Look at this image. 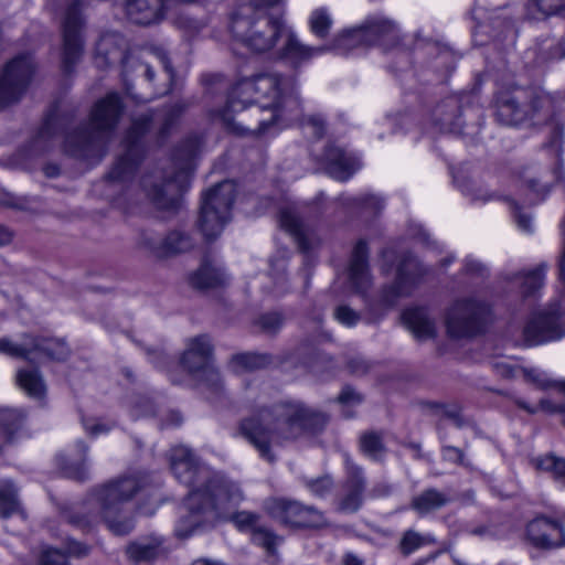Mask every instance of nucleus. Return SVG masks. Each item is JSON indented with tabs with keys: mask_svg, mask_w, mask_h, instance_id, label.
<instances>
[{
	"mask_svg": "<svg viewBox=\"0 0 565 565\" xmlns=\"http://www.w3.org/2000/svg\"><path fill=\"white\" fill-rule=\"evenodd\" d=\"M299 106L294 77L264 73L237 81L226 106L213 117L231 131L260 135L274 124L291 121Z\"/></svg>",
	"mask_w": 565,
	"mask_h": 565,
	"instance_id": "f257e3e1",
	"label": "nucleus"
},
{
	"mask_svg": "<svg viewBox=\"0 0 565 565\" xmlns=\"http://www.w3.org/2000/svg\"><path fill=\"white\" fill-rule=\"evenodd\" d=\"M170 463L173 475L181 483L194 487L185 501L189 514L175 527V533L181 539L190 536L203 521L216 518L220 512L243 499L241 489L235 483L222 476L211 475L209 468L201 465L184 446L171 449Z\"/></svg>",
	"mask_w": 565,
	"mask_h": 565,
	"instance_id": "f03ea898",
	"label": "nucleus"
},
{
	"mask_svg": "<svg viewBox=\"0 0 565 565\" xmlns=\"http://www.w3.org/2000/svg\"><path fill=\"white\" fill-rule=\"evenodd\" d=\"M327 422L323 413L301 402L288 401L257 408L239 422L238 433L260 458L273 463L277 459L275 448L297 439L305 431L321 430Z\"/></svg>",
	"mask_w": 565,
	"mask_h": 565,
	"instance_id": "7ed1b4c3",
	"label": "nucleus"
},
{
	"mask_svg": "<svg viewBox=\"0 0 565 565\" xmlns=\"http://www.w3.org/2000/svg\"><path fill=\"white\" fill-rule=\"evenodd\" d=\"M147 486L146 475L131 473L96 487L86 500L67 515V521L83 531H89L103 521L115 535H126L132 531L135 523L127 514L125 505Z\"/></svg>",
	"mask_w": 565,
	"mask_h": 565,
	"instance_id": "20e7f679",
	"label": "nucleus"
},
{
	"mask_svg": "<svg viewBox=\"0 0 565 565\" xmlns=\"http://www.w3.org/2000/svg\"><path fill=\"white\" fill-rule=\"evenodd\" d=\"M281 0H249L236 7L231 15L230 32L235 44L253 53L271 50L285 34L280 19L268 17L266 10Z\"/></svg>",
	"mask_w": 565,
	"mask_h": 565,
	"instance_id": "39448f33",
	"label": "nucleus"
},
{
	"mask_svg": "<svg viewBox=\"0 0 565 565\" xmlns=\"http://www.w3.org/2000/svg\"><path fill=\"white\" fill-rule=\"evenodd\" d=\"M122 105L117 94H108L100 99L90 114L89 125L66 137L67 151L74 156L89 158L99 154L109 134L118 124Z\"/></svg>",
	"mask_w": 565,
	"mask_h": 565,
	"instance_id": "423d86ee",
	"label": "nucleus"
},
{
	"mask_svg": "<svg viewBox=\"0 0 565 565\" xmlns=\"http://www.w3.org/2000/svg\"><path fill=\"white\" fill-rule=\"evenodd\" d=\"M184 109L185 105L183 103H177L169 106L163 111L150 113L135 119L125 139L127 146L126 153L119 158L110 170L107 177L108 180L111 182H121L132 174L138 161L137 141L148 130L152 120L160 121L161 127L159 134L160 137L163 138L177 124Z\"/></svg>",
	"mask_w": 565,
	"mask_h": 565,
	"instance_id": "0eeeda50",
	"label": "nucleus"
},
{
	"mask_svg": "<svg viewBox=\"0 0 565 565\" xmlns=\"http://www.w3.org/2000/svg\"><path fill=\"white\" fill-rule=\"evenodd\" d=\"M201 141L194 136L182 142L173 154L177 171L160 184H154L148 195L162 210L177 209L182 193L186 190L193 170V160L200 150Z\"/></svg>",
	"mask_w": 565,
	"mask_h": 565,
	"instance_id": "6e6552de",
	"label": "nucleus"
},
{
	"mask_svg": "<svg viewBox=\"0 0 565 565\" xmlns=\"http://www.w3.org/2000/svg\"><path fill=\"white\" fill-rule=\"evenodd\" d=\"M552 102L547 95L531 97L523 89L502 92L497 96V118L508 126L519 125L526 119L537 118L541 122L550 116Z\"/></svg>",
	"mask_w": 565,
	"mask_h": 565,
	"instance_id": "1a4fd4ad",
	"label": "nucleus"
},
{
	"mask_svg": "<svg viewBox=\"0 0 565 565\" xmlns=\"http://www.w3.org/2000/svg\"><path fill=\"white\" fill-rule=\"evenodd\" d=\"M425 274L426 270L414 256L405 255L398 264L395 281L382 289L377 300L366 299V308L372 318H380L401 298L411 296Z\"/></svg>",
	"mask_w": 565,
	"mask_h": 565,
	"instance_id": "9d476101",
	"label": "nucleus"
},
{
	"mask_svg": "<svg viewBox=\"0 0 565 565\" xmlns=\"http://www.w3.org/2000/svg\"><path fill=\"white\" fill-rule=\"evenodd\" d=\"M236 185L223 181L209 190L202 200L199 226L206 239L217 237L230 221L231 207L235 200Z\"/></svg>",
	"mask_w": 565,
	"mask_h": 565,
	"instance_id": "9b49d317",
	"label": "nucleus"
},
{
	"mask_svg": "<svg viewBox=\"0 0 565 565\" xmlns=\"http://www.w3.org/2000/svg\"><path fill=\"white\" fill-rule=\"evenodd\" d=\"M490 306L476 298L457 300L446 313V330L450 338L462 339L480 333L489 317Z\"/></svg>",
	"mask_w": 565,
	"mask_h": 565,
	"instance_id": "f8f14e48",
	"label": "nucleus"
},
{
	"mask_svg": "<svg viewBox=\"0 0 565 565\" xmlns=\"http://www.w3.org/2000/svg\"><path fill=\"white\" fill-rule=\"evenodd\" d=\"M213 349L206 334L190 338L181 356V364L195 380L217 392L222 387V380L213 364Z\"/></svg>",
	"mask_w": 565,
	"mask_h": 565,
	"instance_id": "ddd939ff",
	"label": "nucleus"
},
{
	"mask_svg": "<svg viewBox=\"0 0 565 565\" xmlns=\"http://www.w3.org/2000/svg\"><path fill=\"white\" fill-rule=\"evenodd\" d=\"M266 509L274 520L289 527L321 529L329 525L323 512L297 500L271 499L267 502Z\"/></svg>",
	"mask_w": 565,
	"mask_h": 565,
	"instance_id": "4468645a",
	"label": "nucleus"
},
{
	"mask_svg": "<svg viewBox=\"0 0 565 565\" xmlns=\"http://www.w3.org/2000/svg\"><path fill=\"white\" fill-rule=\"evenodd\" d=\"M0 353L29 361H40L43 358L61 361L68 356L70 350L61 340L24 334L22 342H14L8 338L0 339Z\"/></svg>",
	"mask_w": 565,
	"mask_h": 565,
	"instance_id": "2eb2a0df",
	"label": "nucleus"
},
{
	"mask_svg": "<svg viewBox=\"0 0 565 565\" xmlns=\"http://www.w3.org/2000/svg\"><path fill=\"white\" fill-rule=\"evenodd\" d=\"M34 62L28 54L10 61L0 77V108L18 102L25 93L34 73Z\"/></svg>",
	"mask_w": 565,
	"mask_h": 565,
	"instance_id": "dca6fc26",
	"label": "nucleus"
},
{
	"mask_svg": "<svg viewBox=\"0 0 565 565\" xmlns=\"http://www.w3.org/2000/svg\"><path fill=\"white\" fill-rule=\"evenodd\" d=\"M82 1L73 2L66 10L62 24L63 53L62 64L65 72L70 73L73 66L81 60L84 41L82 30L84 20L81 14Z\"/></svg>",
	"mask_w": 565,
	"mask_h": 565,
	"instance_id": "f3484780",
	"label": "nucleus"
},
{
	"mask_svg": "<svg viewBox=\"0 0 565 565\" xmlns=\"http://www.w3.org/2000/svg\"><path fill=\"white\" fill-rule=\"evenodd\" d=\"M139 246L156 258H167L191 250L194 241L189 233L182 231H172L164 237L153 233H143Z\"/></svg>",
	"mask_w": 565,
	"mask_h": 565,
	"instance_id": "a211bd4d",
	"label": "nucleus"
},
{
	"mask_svg": "<svg viewBox=\"0 0 565 565\" xmlns=\"http://www.w3.org/2000/svg\"><path fill=\"white\" fill-rule=\"evenodd\" d=\"M559 319L558 308H551L534 315L523 329L525 344L537 345L564 337L565 330Z\"/></svg>",
	"mask_w": 565,
	"mask_h": 565,
	"instance_id": "6ab92c4d",
	"label": "nucleus"
},
{
	"mask_svg": "<svg viewBox=\"0 0 565 565\" xmlns=\"http://www.w3.org/2000/svg\"><path fill=\"white\" fill-rule=\"evenodd\" d=\"M529 541L536 547L553 548L565 544V530L556 521L537 518L526 527Z\"/></svg>",
	"mask_w": 565,
	"mask_h": 565,
	"instance_id": "aec40b11",
	"label": "nucleus"
},
{
	"mask_svg": "<svg viewBox=\"0 0 565 565\" xmlns=\"http://www.w3.org/2000/svg\"><path fill=\"white\" fill-rule=\"evenodd\" d=\"M279 223L282 228L295 237L300 249L309 250L319 243L315 231L303 223L297 206L294 204L281 207Z\"/></svg>",
	"mask_w": 565,
	"mask_h": 565,
	"instance_id": "412c9836",
	"label": "nucleus"
},
{
	"mask_svg": "<svg viewBox=\"0 0 565 565\" xmlns=\"http://www.w3.org/2000/svg\"><path fill=\"white\" fill-rule=\"evenodd\" d=\"M369 250L364 241H359L353 250L348 268V279L355 292L364 295L372 286V276L367 263Z\"/></svg>",
	"mask_w": 565,
	"mask_h": 565,
	"instance_id": "4be33fe9",
	"label": "nucleus"
},
{
	"mask_svg": "<svg viewBox=\"0 0 565 565\" xmlns=\"http://www.w3.org/2000/svg\"><path fill=\"white\" fill-rule=\"evenodd\" d=\"M347 481L344 484V495L340 501L339 509L342 512H356L362 505L363 492L365 489V479L362 468L354 465L350 459L345 460Z\"/></svg>",
	"mask_w": 565,
	"mask_h": 565,
	"instance_id": "5701e85b",
	"label": "nucleus"
},
{
	"mask_svg": "<svg viewBox=\"0 0 565 565\" xmlns=\"http://www.w3.org/2000/svg\"><path fill=\"white\" fill-rule=\"evenodd\" d=\"M321 162L326 172L335 180H348L358 169L356 158L335 146H328Z\"/></svg>",
	"mask_w": 565,
	"mask_h": 565,
	"instance_id": "b1692460",
	"label": "nucleus"
},
{
	"mask_svg": "<svg viewBox=\"0 0 565 565\" xmlns=\"http://www.w3.org/2000/svg\"><path fill=\"white\" fill-rule=\"evenodd\" d=\"M233 522L241 530H249L252 540L255 544L264 547L269 554L275 552L281 537L276 535L269 529L258 524V515L252 512L242 511L233 515Z\"/></svg>",
	"mask_w": 565,
	"mask_h": 565,
	"instance_id": "393cba45",
	"label": "nucleus"
},
{
	"mask_svg": "<svg viewBox=\"0 0 565 565\" xmlns=\"http://www.w3.org/2000/svg\"><path fill=\"white\" fill-rule=\"evenodd\" d=\"M365 32H367V43L370 45L379 44L385 50L393 49L398 45L401 36L397 25L383 17H371L364 23Z\"/></svg>",
	"mask_w": 565,
	"mask_h": 565,
	"instance_id": "a878e982",
	"label": "nucleus"
},
{
	"mask_svg": "<svg viewBox=\"0 0 565 565\" xmlns=\"http://www.w3.org/2000/svg\"><path fill=\"white\" fill-rule=\"evenodd\" d=\"M402 319L406 328L419 341L435 338L436 324L424 308H412L403 312Z\"/></svg>",
	"mask_w": 565,
	"mask_h": 565,
	"instance_id": "bb28decb",
	"label": "nucleus"
},
{
	"mask_svg": "<svg viewBox=\"0 0 565 565\" xmlns=\"http://www.w3.org/2000/svg\"><path fill=\"white\" fill-rule=\"evenodd\" d=\"M282 36H286V42L282 47V57L295 66L309 61L315 55L322 54L330 50L329 46L310 47L303 45L287 28Z\"/></svg>",
	"mask_w": 565,
	"mask_h": 565,
	"instance_id": "cd10ccee",
	"label": "nucleus"
},
{
	"mask_svg": "<svg viewBox=\"0 0 565 565\" xmlns=\"http://www.w3.org/2000/svg\"><path fill=\"white\" fill-rule=\"evenodd\" d=\"M227 275L210 258H204L201 266L190 276V284L196 289H211L225 285Z\"/></svg>",
	"mask_w": 565,
	"mask_h": 565,
	"instance_id": "c85d7f7f",
	"label": "nucleus"
},
{
	"mask_svg": "<svg viewBox=\"0 0 565 565\" xmlns=\"http://www.w3.org/2000/svg\"><path fill=\"white\" fill-rule=\"evenodd\" d=\"M124 40L117 33H105L96 43L95 62L98 67L110 65L122 57Z\"/></svg>",
	"mask_w": 565,
	"mask_h": 565,
	"instance_id": "c756f323",
	"label": "nucleus"
},
{
	"mask_svg": "<svg viewBox=\"0 0 565 565\" xmlns=\"http://www.w3.org/2000/svg\"><path fill=\"white\" fill-rule=\"evenodd\" d=\"M433 121L443 132L457 134L461 130L459 106L456 99H448L433 111Z\"/></svg>",
	"mask_w": 565,
	"mask_h": 565,
	"instance_id": "7c9ffc66",
	"label": "nucleus"
},
{
	"mask_svg": "<svg viewBox=\"0 0 565 565\" xmlns=\"http://www.w3.org/2000/svg\"><path fill=\"white\" fill-rule=\"evenodd\" d=\"M545 268V265H539L526 273H512L508 279L518 284L525 297L532 296L543 286Z\"/></svg>",
	"mask_w": 565,
	"mask_h": 565,
	"instance_id": "2f4dec72",
	"label": "nucleus"
},
{
	"mask_svg": "<svg viewBox=\"0 0 565 565\" xmlns=\"http://www.w3.org/2000/svg\"><path fill=\"white\" fill-rule=\"evenodd\" d=\"M162 541L158 537L143 539L127 547L128 556L136 562H147L157 558L161 552Z\"/></svg>",
	"mask_w": 565,
	"mask_h": 565,
	"instance_id": "473e14b6",
	"label": "nucleus"
},
{
	"mask_svg": "<svg viewBox=\"0 0 565 565\" xmlns=\"http://www.w3.org/2000/svg\"><path fill=\"white\" fill-rule=\"evenodd\" d=\"M448 501L445 493L436 489H428L413 498L412 508L418 514L425 515L446 505Z\"/></svg>",
	"mask_w": 565,
	"mask_h": 565,
	"instance_id": "72a5a7b5",
	"label": "nucleus"
},
{
	"mask_svg": "<svg viewBox=\"0 0 565 565\" xmlns=\"http://www.w3.org/2000/svg\"><path fill=\"white\" fill-rule=\"evenodd\" d=\"M367 32H365L364 25L342 32L333 41L332 47L340 53H348L349 51L360 47L369 46Z\"/></svg>",
	"mask_w": 565,
	"mask_h": 565,
	"instance_id": "f704fd0d",
	"label": "nucleus"
},
{
	"mask_svg": "<svg viewBox=\"0 0 565 565\" xmlns=\"http://www.w3.org/2000/svg\"><path fill=\"white\" fill-rule=\"evenodd\" d=\"M19 386L33 398H42L45 394V384L35 369H22L17 374Z\"/></svg>",
	"mask_w": 565,
	"mask_h": 565,
	"instance_id": "c9c22d12",
	"label": "nucleus"
},
{
	"mask_svg": "<svg viewBox=\"0 0 565 565\" xmlns=\"http://www.w3.org/2000/svg\"><path fill=\"white\" fill-rule=\"evenodd\" d=\"M18 490L10 480L0 481V516L9 518L19 512Z\"/></svg>",
	"mask_w": 565,
	"mask_h": 565,
	"instance_id": "e433bc0d",
	"label": "nucleus"
},
{
	"mask_svg": "<svg viewBox=\"0 0 565 565\" xmlns=\"http://www.w3.org/2000/svg\"><path fill=\"white\" fill-rule=\"evenodd\" d=\"M532 463L537 470L551 472L558 483L565 486V459L557 458L553 455H546L544 457L533 459Z\"/></svg>",
	"mask_w": 565,
	"mask_h": 565,
	"instance_id": "4c0bfd02",
	"label": "nucleus"
},
{
	"mask_svg": "<svg viewBox=\"0 0 565 565\" xmlns=\"http://www.w3.org/2000/svg\"><path fill=\"white\" fill-rule=\"evenodd\" d=\"M435 543V539L429 534H420L415 530H407L403 533L399 541V551L403 555L408 556L422 546Z\"/></svg>",
	"mask_w": 565,
	"mask_h": 565,
	"instance_id": "58836bf2",
	"label": "nucleus"
},
{
	"mask_svg": "<svg viewBox=\"0 0 565 565\" xmlns=\"http://www.w3.org/2000/svg\"><path fill=\"white\" fill-rule=\"evenodd\" d=\"M309 26L312 34L324 39L332 26V19L329 12L323 8L313 10L309 18Z\"/></svg>",
	"mask_w": 565,
	"mask_h": 565,
	"instance_id": "ea45409f",
	"label": "nucleus"
},
{
	"mask_svg": "<svg viewBox=\"0 0 565 565\" xmlns=\"http://www.w3.org/2000/svg\"><path fill=\"white\" fill-rule=\"evenodd\" d=\"M360 448L363 454L374 460H379L385 455V447L381 435L373 431L365 433L361 436Z\"/></svg>",
	"mask_w": 565,
	"mask_h": 565,
	"instance_id": "a19ab883",
	"label": "nucleus"
},
{
	"mask_svg": "<svg viewBox=\"0 0 565 565\" xmlns=\"http://www.w3.org/2000/svg\"><path fill=\"white\" fill-rule=\"evenodd\" d=\"M233 364L241 370H256L266 366L270 362V356L260 353H241L232 359Z\"/></svg>",
	"mask_w": 565,
	"mask_h": 565,
	"instance_id": "79ce46f5",
	"label": "nucleus"
},
{
	"mask_svg": "<svg viewBox=\"0 0 565 565\" xmlns=\"http://www.w3.org/2000/svg\"><path fill=\"white\" fill-rule=\"evenodd\" d=\"M524 376L527 382L533 383L541 390L554 387L562 393H565V381H552L548 376L539 370L531 369L524 371Z\"/></svg>",
	"mask_w": 565,
	"mask_h": 565,
	"instance_id": "37998d69",
	"label": "nucleus"
},
{
	"mask_svg": "<svg viewBox=\"0 0 565 565\" xmlns=\"http://www.w3.org/2000/svg\"><path fill=\"white\" fill-rule=\"evenodd\" d=\"M344 205L348 207H359L361 210H370L376 213L383 209V201L372 194H362L355 198H345L343 200Z\"/></svg>",
	"mask_w": 565,
	"mask_h": 565,
	"instance_id": "c03bdc74",
	"label": "nucleus"
},
{
	"mask_svg": "<svg viewBox=\"0 0 565 565\" xmlns=\"http://www.w3.org/2000/svg\"><path fill=\"white\" fill-rule=\"evenodd\" d=\"M334 319L344 327L351 328L358 324L361 316L347 305L338 306L333 311Z\"/></svg>",
	"mask_w": 565,
	"mask_h": 565,
	"instance_id": "a18cd8bd",
	"label": "nucleus"
},
{
	"mask_svg": "<svg viewBox=\"0 0 565 565\" xmlns=\"http://www.w3.org/2000/svg\"><path fill=\"white\" fill-rule=\"evenodd\" d=\"M531 3L546 17L565 13V0H531Z\"/></svg>",
	"mask_w": 565,
	"mask_h": 565,
	"instance_id": "49530a36",
	"label": "nucleus"
},
{
	"mask_svg": "<svg viewBox=\"0 0 565 565\" xmlns=\"http://www.w3.org/2000/svg\"><path fill=\"white\" fill-rule=\"evenodd\" d=\"M333 481L330 477L324 476L318 479L307 480L306 487L308 490L318 497H323L331 491Z\"/></svg>",
	"mask_w": 565,
	"mask_h": 565,
	"instance_id": "de8ad7c7",
	"label": "nucleus"
},
{
	"mask_svg": "<svg viewBox=\"0 0 565 565\" xmlns=\"http://www.w3.org/2000/svg\"><path fill=\"white\" fill-rule=\"evenodd\" d=\"M42 565H68L65 553L57 548H47L41 556Z\"/></svg>",
	"mask_w": 565,
	"mask_h": 565,
	"instance_id": "09e8293b",
	"label": "nucleus"
},
{
	"mask_svg": "<svg viewBox=\"0 0 565 565\" xmlns=\"http://www.w3.org/2000/svg\"><path fill=\"white\" fill-rule=\"evenodd\" d=\"M259 326L263 331L274 333L282 326V317L279 313H268L259 318Z\"/></svg>",
	"mask_w": 565,
	"mask_h": 565,
	"instance_id": "8fccbe9b",
	"label": "nucleus"
},
{
	"mask_svg": "<svg viewBox=\"0 0 565 565\" xmlns=\"http://www.w3.org/2000/svg\"><path fill=\"white\" fill-rule=\"evenodd\" d=\"M510 205L514 214L518 227L525 233H532L533 224L531 216L526 213H522L519 206L513 201L510 202Z\"/></svg>",
	"mask_w": 565,
	"mask_h": 565,
	"instance_id": "3c124183",
	"label": "nucleus"
},
{
	"mask_svg": "<svg viewBox=\"0 0 565 565\" xmlns=\"http://www.w3.org/2000/svg\"><path fill=\"white\" fill-rule=\"evenodd\" d=\"M305 127H306V129H310L311 134L317 138H320L324 132V122H323L322 118H320L318 116L309 117L307 119Z\"/></svg>",
	"mask_w": 565,
	"mask_h": 565,
	"instance_id": "603ef678",
	"label": "nucleus"
},
{
	"mask_svg": "<svg viewBox=\"0 0 565 565\" xmlns=\"http://www.w3.org/2000/svg\"><path fill=\"white\" fill-rule=\"evenodd\" d=\"M341 404H359L361 403V396L352 388L345 387L338 397Z\"/></svg>",
	"mask_w": 565,
	"mask_h": 565,
	"instance_id": "864d4df0",
	"label": "nucleus"
},
{
	"mask_svg": "<svg viewBox=\"0 0 565 565\" xmlns=\"http://www.w3.org/2000/svg\"><path fill=\"white\" fill-rule=\"evenodd\" d=\"M443 456L446 460L465 465L463 452L459 448L447 446L443 449Z\"/></svg>",
	"mask_w": 565,
	"mask_h": 565,
	"instance_id": "5fc2aeb1",
	"label": "nucleus"
},
{
	"mask_svg": "<svg viewBox=\"0 0 565 565\" xmlns=\"http://www.w3.org/2000/svg\"><path fill=\"white\" fill-rule=\"evenodd\" d=\"M495 372L502 377H512L515 375V367L507 362L500 361L493 364Z\"/></svg>",
	"mask_w": 565,
	"mask_h": 565,
	"instance_id": "6e6d98bb",
	"label": "nucleus"
},
{
	"mask_svg": "<svg viewBox=\"0 0 565 565\" xmlns=\"http://www.w3.org/2000/svg\"><path fill=\"white\" fill-rule=\"evenodd\" d=\"M465 271L467 274H477L482 276L486 273V268L478 260L472 258H467L465 263Z\"/></svg>",
	"mask_w": 565,
	"mask_h": 565,
	"instance_id": "4d7b16f0",
	"label": "nucleus"
},
{
	"mask_svg": "<svg viewBox=\"0 0 565 565\" xmlns=\"http://www.w3.org/2000/svg\"><path fill=\"white\" fill-rule=\"evenodd\" d=\"M87 546L83 545L82 543L70 541L67 543V554L73 556H83L87 554Z\"/></svg>",
	"mask_w": 565,
	"mask_h": 565,
	"instance_id": "13d9d810",
	"label": "nucleus"
},
{
	"mask_svg": "<svg viewBox=\"0 0 565 565\" xmlns=\"http://www.w3.org/2000/svg\"><path fill=\"white\" fill-rule=\"evenodd\" d=\"M539 408L546 413H563L565 412V406L559 404L555 405L548 399H542L539 404Z\"/></svg>",
	"mask_w": 565,
	"mask_h": 565,
	"instance_id": "bf43d9fd",
	"label": "nucleus"
},
{
	"mask_svg": "<svg viewBox=\"0 0 565 565\" xmlns=\"http://www.w3.org/2000/svg\"><path fill=\"white\" fill-rule=\"evenodd\" d=\"M84 427L92 436H97L109 430V427L104 424L88 425L87 423H84Z\"/></svg>",
	"mask_w": 565,
	"mask_h": 565,
	"instance_id": "052dcab7",
	"label": "nucleus"
},
{
	"mask_svg": "<svg viewBox=\"0 0 565 565\" xmlns=\"http://www.w3.org/2000/svg\"><path fill=\"white\" fill-rule=\"evenodd\" d=\"M13 238V233L6 226L0 225V246L9 244Z\"/></svg>",
	"mask_w": 565,
	"mask_h": 565,
	"instance_id": "680f3d73",
	"label": "nucleus"
},
{
	"mask_svg": "<svg viewBox=\"0 0 565 565\" xmlns=\"http://www.w3.org/2000/svg\"><path fill=\"white\" fill-rule=\"evenodd\" d=\"M391 488L387 484H377L371 490V495L374 498L387 495Z\"/></svg>",
	"mask_w": 565,
	"mask_h": 565,
	"instance_id": "e2e57ef3",
	"label": "nucleus"
},
{
	"mask_svg": "<svg viewBox=\"0 0 565 565\" xmlns=\"http://www.w3.org/2000/svg\"><path fill=\"white\" fill-rule=\"evenodd\" d=\"M182 423V417L179 413L172 412L168 415L166 426H179Z\"/></svg>",
	"mask_w": 565,
	"mask_h": 565,
	"instance_id": "0e129e2a",
	"label": "nucleus"
},
{
	"mask_svg": "<svg viewBox=\"0 0 565 565\" xmlns=\"http://www.w3.org/2000/svg\"><path fill=\"white\" fill-rule=\"evenodd\" d=\"M343 563L344 565H362L361 559L353 554L345 555Z\"/></svg>",
	"mask_w": 565,
	"mask_h": 565,
	"instance_id": "69168bd1",
	"label": "nucleus"
},
{
	"mask_svg": "<svg viewBox=\"0 0 565 565\" xmlns=\"http://www.w3.org/2000/svg\"><path fill=\"white\" fill-rule=\"evenodd\" d=\"M68 473L72 478L77 479V480H83L86 477V471L83 467H81L79 469H77L74 472H68Z\"/></svg>",
	"mask_w": 565,
	"mask_h": 565,
	"instance_id": "338daca9",
	"label": "nucleus"
},
{
	"mask_svg": "<svg viewBox=\"0 0 565 565\" xmlns=\"http://www.w3.org/2000/svg\"><path fill=\"white\" fill-rule=\"evenodd\" d=\"M192 565H223V564L220 562L202 558V559H198V561L193 562Z\"/></svg>",
	"mask_w": 565,
	"mask_h": 565,
	"instance_id": "774afa93",
	"label": "nucleus"
}]
</instances>
